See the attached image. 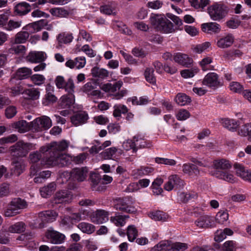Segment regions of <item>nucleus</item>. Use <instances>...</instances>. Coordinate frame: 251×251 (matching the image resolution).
<instances>
[{"instance_id": "54", "label": "nucleus", "mask_w": 251, "mask_h": 251, "mask_svg": "<svg viewBox=\"0 0 251 251\" xmlns=\"http://www.w3.org/2000/svg\"><path fill=\"white\" fill-rule=\"evenodd\" d=\"M198 72V69H186L181 71V75L183 77L187 78L194 76L195 74L197 73Z\"/></svg>"}, {"instance_id": "32", "label": "nucleus", "mask_w": 251, "mask_h": 251, "mask_svg": "<svg viewBox=\"0 0 251 251\" xmlns=\"http://www.w3.org/2000/svg\"><path fill=\"white\" fill-rule=\"evenodd\" d=\"M91 74L94 77L104 79L108 76L109 72L104 69L95 67L92 69Z\"/></svg>"}, {"instance_id": "17", "label": "nucleus", "mask_w": 251, "mask_h": 251, "mask_svg": "<svg viewBox=\"0 0 251 251\" xmlns=\"http://www.w3.org/2000/svg\"><path fill=\"white\" fill-rule=\"evenodd\" d=\"M32 74V71L30 69L26 67H22L18 69L13 76L10 79L12 82L14 79L22 80L29 77Z\"/></svg>"}, {"instance_id": "24", "label": "nucleus", "mask_w": 251, "mask_h": 251, "mask_svg": "<svg viewBox=\"0 0 251 251\" xmlns=\"http://www.w3.org/2000/svg\"><path fill=\"white\" fill-rule=\"evenodd\" d=\"M56 185L54 182H51L40 188V192L42 197L47 198L50 196L56 190Z\"/></svg>"}, {"instance_id": "44", "label": "nucleus", "mask_w": 251, "mask_h": 251, "mask_svg": "<svg viewBox=\"0 0 251 251\" xmlns=\"http://www.w3.org/2000/svg\"><path fill=\"white\" fill-rule=\"evenodd\" d=\"M113 116L115 117H120L121 114H125L128 112L127 107L123 104L116 105L114 107Z\"/></svg>"}, {"instance_id": "4", "label": "nucleus", "mask_w": 251, "mask_h": 251, "mask_svg": "<svg viewBox=\"0 0 251 251\" xmlns=\"http://www.w3.org/2000/svg\"><path fill=\"white\" fill-rule=\"evenodd\" d=\"M31 145L23 141H18L10 148L11 155L16 158L24 157L26 156L31 150Z\"/></svg>"}, {"instance_id": "27", "label": "nucleus", "mask_w": 251, "mask_h": 251, "mask_svg": "<svg viewBox=\"0 0 251 251\" xmlns=\"http://www.w3.org/2000/svg\"><path fill=\"white\" fill-rule=\"evenodd\" d=\"M195 224L200 228H208L211 226V220L207 215H202L195 221Z\"/></svg>"}, {"instance_id": "62", "label": "nucleus", "mask_w": 251, "mask_h": 251, "mask_svg": "<svg viewBox=\"0 0 251 251\" xmlns=\"http://www.w3.org/2000/svg\"><path fill=\"white\" fill-rule=\"evenodd\" d=\"M210 46V43L208 42H206L201 44L197 45L194 48V51L197 53H200L207 49Z\"/></svg>"}, {"instance_id": "45", "label": "nucleus", "mask_w": 251, "mask_h": 251, "mask_svg": "<svg viewBox=\"0 0 251 251\" xmlns=\"http://www.w3.org/2000/svg\"><path fill=\"white\" fill-rule=\"evenodd\" d=\"M153 73V69L150 68H147L144 73L146 80L151 84H155L156 82V78L154 76Z\"/></svg>"}, {"instance_id": "12", "label": "nucleus", "mask_w": 251, "mask_h": 251, "mask_svg": "<svg viewBox=\"0 0 251 251\" xmlns=\"http://www.w3.org/2000/svg\"><path fill=\"white\" fill-rule=\"evenodd\" d=\"M97 88L96 81L92 80L85 84L81 88V91L87 94L89 97L93 96L97 98L101 97V93L100 90H95Z\"/></svg>"}, {"instance_id": "61", "label": "nucleus", "mask_w": 251, "mask_h": 251, "mask_svg": "<svg viewBox=\"0 0 251 251\" xmlns=\"http://www.w3.org/2000/svg\"><path fill=\"white\" fill-rule=\"evenodd\" d=\"M168 243L169 241H163L160 242L158 244L152 248L151 251H162V250L165 251Z\"/></svg>"}, {"instance_id": "46", "label": "nucleus", "mask_w": 251, "mask_h": 251, "mask_svg": "<svg viewBox=\"0 0 251 251\" xmlns=\"http://www.w3.org/2000/svg\"><path fill=\"white\" fill-rule=\"evenodd\" d=\"M73 39V36L72 34H59L57 37V40L59 43H70Z\"/></svg>"}, {"instance_id": "7", "label": "nucleus", "mask_w": 251, "mask_h": 251, "mask_svg": "<svg viewBox=\"0 0 251 251\" xmlns=\"http://www.w3.org/2000/svg\"><path fill=\"white\" fill-rule=\"evenodd\" d=\"M51 120L46 116L37 118L30 123L31 130L37 132L48 129L51 126Z\"/></svg>"}, {"instance_id": "9", "label": "nucleus", "mask_w": 251, "mask_h": 251, "mask_svg": "<svg viewBox=\"0 0 251 251\" xmlns=\"http://www.w3.org/2000/svg\"><path fill=\"white\" fill-rule=\"evenodd\" d=\"M202 84L215 89L223 85L219 79L218 75L215 73H210L207 74L202 82Z\"/></svg>"}, {"instance_id": "47", "label": "nucleus", "mask_w": 251, "mask_h": 251, "mask_svg": "<svg viewBox=\"0 0 251 251\" xmlns=\"http://www.w3.org/2000/svg\"><path fill=\"white\" fill-rule=\"evenodd\" d=\"M138 231L133 226H129L127 229V235L129 241H133L137 236Z\"/></svg>"}, {"instance_id": "51", "label": "nucleus", "mask_w": 251, "mask_h": 251, "mask_svg": "<svg viewBox=\"0 0 251 251\" xmlns=\"http://www.w3.org/2000/svg\"><path fill=\"white\" fill-rule=\"evenodd\" d=\"M228 218V214L226 212L219 211L216 216V221L220 224H223Z\"/></svg>"}, {"instance_id": "28", "label": "nucleus", "mask_w": 251, "mask_h": 251, "mask_svg": "<svg viewBox=\"0 0 251 251\" xmlns=\"http://www.w3.org/2000/svg\"><path fill=\"white\" fill-rule=\"evenodd\" d=\"M148 216L151 219L158 221H165L169 218L168 214L159 210L150 212L148 213Z\"/></svg>"}, {"instance_id": "52", "label": "nucleus", "mask_w": 251, "mask_h": 251, "mask_svg": "<svg viewBox=\"0 0 251 251\" xmlns=\"http://www.w3.org/2000/svg\"><path fill=\"white\" fill-rule=\"evenodd\" d=\"M136 145L135 142L131 140H127L124 142L123 144V148L126 151H129L131 149L133 150V151L135 152L137 151L136 147Z\"/></svg>"}, {"instance_id": "39", "label": "nucleus", "mask_w": 251, "mask_h": 251, "mask_svg": "<svg viewBox=\"0 0 251 251\" xmlns=\"http://www.w3.org/2000/svg\"><path fill=\"white\" fill-rule=\"evenodd\" d=\"M197 194L195 193H185L184 192H179L178 195V199L183 203H186L191 199L196 198Z\"/></svg>"}, {"instance_id": "14", "label": "nucleus", "mask_w": 251, "mask_h": 251, "mask_svg": "<svg viewBox=\"0 0 251 251\" xmlns=\"http://www.w3.org/2000/svg\"><path fill=\"white\" fill-rule=\"evenodd\" d=\"M46 236L48 240L52 244H61L65 239V235L57 231L49 230Z\"/></svg>"}, {"instance_id": "5", "label": "nucleus", "mask_w": 251, "mask_h": 251, "mask_svg": "<svg viewBox=\"0 0 251 251\" xmlns=\"http://www.w3.org/2000/svg\"><path fill=\"white\" fill-rule=\"evenodd\" d=\"M39 217L40 219H36L34 223L35 228H42L44 226V222L51 223L54 221L58 213L54 210H48L45 212H41L39 213Z\"/></svg>"}, {"instance_id": "13", "label": "nucleus", "mask_w": 251, "mask_h": 251, "mask_svg": "<svg viewBox=\"0 0 251 251\" xmlns=\"http://www.w3.org/2000/svg\"><path fill=\"white\" fill-rule=\"evenodd\" d=\"M116 201L117 203L115 204L114 207L117 210L127 213H134L136 212L137 210L134 207L127 204L125 198H118L116 199Z\"/></svg>"}, {"instance_id": "21", "label": "nucleus", "mask_w": 251, "mask_h": 251, "mask_svg": "<svg viewBox=\"0 0 251 251\" xmlns=\"http://www.w3.org/2000/svg\"><path fill=\"white\" fill-rule=\"evenodd\" d=\"M175 184L179 186L183 185V181L176 175H172L169 177L168 181L165 184L164 189L167 191H171Z\"/></svg>"}, {"instance_id": "36", "label": "nucleus", "mask_w": 251, "mask_h": 251, "mask_svg": "<svg viewBox=\"0 0 251 251\" xmlns=\"http://www.w3.org/2000/svg\"><path fill=\"white\" fill-rule=\"evenodd\" d=\"M29 36L27 31H21L15 36L14 43L15 44H22L25 43Z\"/></svg>"}, {"instance_id": "43", "label": "nucleus", "mask_w": 251, "mask_h": 251, "mask_svg": "<svg viewBox=\"0 0 251 251\" xmlns=\"http://www.w3.org/2000/svg\"><path fill=\"white\" fill-rule=\"evenodd\" d=\"M13 164L14 165L12 168L13 174L17 176L20 175L25 170V164L22 161L13 162Z\"/></svg>"}, {"instance_id": "49", "label": "nucleus", "mask_w": 251, "mask_h": 251, "mask_svg": "<svg viewBox=\"0 0 251 251\" xmlns=\"http://www.w3.org/2000/svg\"><path fill=\"white\" fill-rule=\"evenodd\" d=\"M21 21H16L13 20H9L5 27V29L8 31H12L20 27L21 25Z\"/></svg>"}, {"instance_id": "23", "label": "nucleus", "mask_w": 251, "mask_h": 251, "mask_svg": "<svg viewBox=\"0 0 251 251\" xmlns=\"http://www.w3.org/2000/svg\"><path fill=\"white\" fill-rule=\"evenodd\" d=\"M213 166L215 171H226V170L231 167V165L228 160L225 159H221L215 160L213 161Z\"/></svg>"}, {"instance_id": "56", "label": "nucleus", "mask_w": 251, "mask_h": 251, "mask_svg": "<svg viewBox=\"0 0 251 251\" xmlns=\"http://www.w3.org/2000/svg\"><path fill=\"white\" fill-rule=\"evenodd\" d=\"M73 103L74 100L72 99L66 97H62L60 103V106L62 108H67L70 107Z\"/></svg>"}, {"instance_id": "42", "label": "nucleus", "mask_w": 251, "mask_h": 251, "mask_svg": "<svg viewBox=\"0 0 251 251\" xmlns=\"http://www.w3.org/2000/svg\"><path fill=\"white\" fill-rule=\"evenodd\" d=\"M23 93L27 95V99L32 100H37L40 96V92L38 89L31 88L24 91Z\"/></svg>"}, {"instance_id": "41", "label": "nucleus", "mask_w": 251, "mask_h": 251, "mask_svg": "<svg viewBox=\"0 0 251 251\" xmlns=\"http://www.w3.org/2000/svg\"><path fill=\"white\" fill-rule=\"evenodd\" d=\"M243 54V53L239 50H230L226 51L223 57L226 59L229 60L233 58L240 57Z\"/></svg>"}, {"instance_id": "10", "label": "nucleus", "mask_w": 251, "mask_h": 251, "mask_svg": "<svg viewBox=\"0 0 251 251\" xmlns=\"http://www.w3.org/2000/svg\"><path fill=\"white\" fill-rule=\"evenodd\" d=\"M73 199L72 192L67 190H62L56 192L54 196L55 203H69Z\"/></svg>"}, {"instance_id": "53", "label": "nucleus", "mask_w": 251, "mask_h": 251, "mask_svg": "<svg viewBox=\"0 0 251 251\" xmlns=\"http://www.w3.org/2000/svg\"><path fill=\"white\" fill-rule=\"evenodd\" d=\"M230 89L234 92L242 94L244 90L243 87L239 82H232L230 84Z\"/></svg>"}, {"instance_id": "40", "label": "nucleus", "mask_w": 251, "mask_h": 251, "mask_svg": "<svg viewBox=\"0 0 251 251\" xmlns=\"http://www.w3.org/2000/svg\"><path fill=\"white\" fill-rule=\"evenodd\" d=\"M183 171L184 173L188 174L190 176L197 175L199 174L198 167L194 164H184Z\"/></svg>"}, {"instance_id": "33", "label": "nucleus", "mask_w": 251, "mask_h": 251, "mask_svg": "<svg viewBox=\"0 0 251 251\" xmlns=\"http://www.w3.org/2000/svg\"><path fill=\"white\" fill-rule=\"evenodd\" d=\"M45 53L42 51L30 53L27 56V59L31 62H40L45 59Z\"/></svg>"}, {"instance_id": "2", "label": "nucleus", "mask_w": 251, "mask_h": 251, "mask_svg": "<svg viewBox=\"0 0 251 251\" xmlns=\"http://www.w3.org/2000/svg\"><path fill=\"white\" fill-rule=\"evenodd\" d=\"M63 151L56 150L54 154L46 159L45 164L49 166H57L59 167H65L70 164L71 158L69 156L63 153Z\"/></svg>"}, {"instance_id": "50", "label": "nucleus", "mask_w": 251, "mask_h": 251, "mask_svg": "<svg viewBox=\"0 0 251 251\" xmlns=\"http://www.w3.org/2000/svg\"><path fill=\"white\" fill-rule=\"evenodd\" d=\"M89 179L91 182V188L93 189L100 183L101 179L99 174L91 173Z\"/></svg>"}, {"instance_id": "37", "label": "nucleus", "mask_w": 251, "mask_h": 251, "mask_svg": "<svg viewBox=\"0 0 251 251\" xmlns=\"http://www.w3.org/2000/svg\"><path fill=\"white\" fill-rule=\"evenodd\" d=\"M175 100L179 105L183 106L191 102V99L184 93H178L176 96Z\"/></svg>"}, {"instance_id": "30", "label": "nucleus", "mask_w": 251, "mask_h": 251, "mask_svg": "<svg viewBox=\"0 0 251 251\" xmlns=\"http://www.w3.org/2000/svg\"><path fill=\"white\" fill-rule=\"evenodd\" d=\"M123 82L122 81H118L114 84L107 83L104 84L101 89L105 92H115L117 90H119L122 86Z\"/></svg>"}, {"instance_id": "60", "label": "nucleus", "mask_w": 251, "mask_h": 251, "mask_svg": "<svg viewBox=\"0 0 251 251\" xmlns=\"http://www.w3.org/2000/svg\"><path fill=\"white\" fill-rule=\"evenodd\" d=\"M87 154L86 153H80L77 156L72 157L71 161H73L76 164H81L86 159Z\"/></svg>"}, {"instance_id": "64", "label": "nucleus", "mask_w": 251, "mask_h": 251, "mask_svg": "<svg viewBox=\"0 0 251 251\" xmlns=\"http://www.w3.org/2000/svg\"><path fill=\"white\" fill-rule=\"evenodd\" d=\"M42 158V155L40 151H36L29 154V158L32 163L38 162Z\"/></svg>"}, {"instance_id": "19", "label": "nucleus", "mask_w": 251, "mask_h": 251, "mask_svg": "<svg viewBox=\"0 0 251 251\" xmlns=\"http://www.w3.org/2000/svg\"><path fill=\"white\" fill-rule=\"evenodd\" d=\"M88 119V114L84 111L78 112L71 118V122L75 126L85 123Z\"/></svg>"}, {"instance_id": "35", "label": "nucleus", "mask_w": 251, "mask_h": 251, "mask_svg": "<svg viewBox=\"0 0 251 251\" xmlns=\"http://www.w3.org/2000/svg\"><path fill=\"white\" fill-rule=\"evenodd\" d=\"M77 227L83 233L88 234L93 233L95 230V227L94 225L85 222L79 223L77 226Z\"/></svg>"}, {"instance_id": "63", "label": "nucleus", "mask_w": 251, "mask_h": 251, "mask_svg": "<svg viewBox=\"0 0 251 251\" xmlns=\"http://www.w3.org/2000/svg\"><path fill=\"white\" fill-rule=\"evenodd\" d=\"M223 251H235V243L232 241L226 242L223 246Z\"/></svg>"}, {"instance_id": "26", "label": "nucleus", "mask_w": 251, "mask_h": 251, "mask_svg": "<svg viewBox=\"0 0 251 251\" xmlns=\"http://www.w3.org/2000/svg\"><path fill=\"white\" fill-rule=\"evenodd\" d=\"M9 204L16 211H19V210L25 208L27 205L26 202L20 198L12 199Z\"/></svg>"}, {"instance_id": "34", "label": "nucleus", "mask_w": 251, "mask_h": 251, "mask_svg": "<svg viewBox=\"0 0 251 251\" xmlns=\"http://www.w3.org/2000/svg\"><path fill=\"white\" fill-rule=\"evenodd\" d=\"M127 215H116L115 216L111 217L110 221L117 226H123L126 223V220L129 218Z\"/></svg>"}, {"instance_id": "6", "label": "nucleus", "mask_w": 251, "mask_h": 251, "mask_svg": "<svg viewBox=\"0 0 251 251\" xmlns=\"http://www.w3.org/2000/svg\"><path fill=\"white\" fill-rule=\"evenodd\" d=\"M69 144V142L65 140L58 142H52L50 144L41 147L39 151L42 153L49 151L50 154V156L54 154V153L57 150L59 151H65L68 148Z\"/></svg>"}, {"instance_id": "55", "label": "nucleus", "mask_w": 251, "mask_h": 251, "mask_svg": "<svg viewBox=\"0 0 251 251\" xmlns=\"http://www.w3.org/2000/svg\"><path fill=\"white\" fill-rule=\"evenodd\" d=\"M117 151V148L115 147H112L106 150L104 152H103L102 153V155L105 159H111Z\"/></svg>"}, {"instance_id": "31", "label": "nucleus", "mask_w": 251, "mask_h": 251, "mask_svg": "<svg viewBox=\"0 0 251 251\" xmlns=\"http://www.w3.org/2000/svg\"><path fill=\"white\" fill-rule=\"evenodd\" d=\"M26 228L25 224L22 222H18L15 224L10 226L7 230L8 232L11 233H20L25 231Z\"/></svg>"}, {"instance_id": "18", "label": "nucleus", "mask_w": 251, "mask_h": 251, "mask_svg": "<svg viewBox=\"0 0 251 251\" xmlns=\"http://www.w3.org/2000/svg\"><path fill=\"white\" fill-rule=\"evenodd\" d=\"M213 175L218 178L223 179L229 183H233L236 181V177L231 173L226 171H215Z\"/></svg>"}, {"instance_id": "59", "label": "nucleus", "mask_w": 251, "mask_h": 251, "mask_svg": "<svg viewBox=\"0 0 251 251\" xmlns=\"http://www.w3.org/2000/svg\"><path fill=\"white\" fill-rule=\"evenodd\" d=\"M75 85L72 78H69L65 83V89L68 93L72 94L74 92Z\"/></svg>"}, {"instance_id": "22", "label": "nucleus", "mask_w": 251, "mask_h": 251, "mask_svg": "<svg viewBox=\"0 0 251 251\" xmlns=\"http://www.w3.org/2000/svg\"><path fill=\"white\" fill-rule=\"evenodd\" d=\"M201 26L202 30L205 33H218L221 30L220 25L216 23H204Z\"/></svg>"}, {"instance_id": "16", "label": "nucleus", "mask_w": 251, "mask_h": 251, "mask_svg": "<svg viewBox=\"0 0 251 251\" xmlns=\"http://www.w3.org/2000/svg\"><path fill=\"white\" fill-rule=\"evenodd\" d=\"M234 168L236 169V173L238 176L241 177L243 180L251 183V171L247 170L243 166L235 164Z\"/></svg>"}, {"instance_id": "1", "label": "nucleus", "mask_w": 251, "mask_h": 251, "mask_svg": "<svg viewBox=\"0 0 251 251\" xmlns=\"http://www.w3.org/2000/svg\"><path fill=\"white\" fill-rule=\"evenodd\" d=\"M151 25L157 30L165 33H170L175 31L179 28H174L173 24L168 19L161 15H153L150 19Z\"/></svg>"}, {"instance_id": "57", "label": "nucleus", "mask_w": 251, "mask_h": 251, "mask_svg": "<svg viewBox=\"0 0 251 251\" xmlns=\"http://www.w3.org/2000/svg\"><path fill=\"white\" fill-rule=\"evenodd\" d=\"M48 24V21L46 20H41L40 21L32 23V26L37 31L41 30Z\"/></svg>"}, {"instance_id": "15", "label": "nucleus", "mask_w": 251, "mask_h": 251, "mask_svg": "<svg viewBox=\"0 0 251 251\" xmlns=\"http://www.w3.org/2000/svg\"><path fill=\"white\" fill-rule=\"evenodd\" d=\"M31 5L28 3L24 1L17 4L14 8V12L16 15L25 16L31 10Z\"/></svg>"}, {"instance_id": "48", "label": "nucleus", "mask_w": 251, "mask_h": 251, "mask_svg": "<svg viewBox=\"0 0 251 251\" xmlns=\"http://www.w3.org/2000/svg\"><path fill=\"white\" fill-rule=\"evenodd\" d=\"M223 126L229 130H233L236 129L238 125L236 121L233 119H225L223 122Z\"/></svg>"}, {"instance_id": "29", "label": "nucleus", "mask_w": 251, "mask_h": 251, "mask_svg": "<svg viewBox=\"0 0 251 251\" xmlns=\"http://www.w3.org/2000/svg\"><path fill=\"white\" fill-rule=\"evenodd\" d=\"M13 127L21 133H24L31 129L30 123L28 124L24 120L19 121L14 123L13 125Z\"/></svg>"}, {"instance_id": "20", "label": "nucleus", "mask_w": 251, "mask_h": 251, "mask_svg": "<svg viewBox=\"0 0 251 251\" xmlns=\"http://www.w3.org/2000/svg\"><path fill=\"white\" fill-rule=\"evenodd\" d=\"M175 62L186 67H190L193 63V59L188 57L186 54L181 53H176L174 57Z\"/></svg>"}, {"instance_id": "38", "label": "nucleus", "mask_w": 251, "mask_h": 251, "mask_svg": "<svg viewBox=\"0 0 251 251\" xmlns=\"http://www.w3.org/2000/svg\"><path fill=\"white\" fill-rule=\"evenodd\" d=\"M50 12L53 16L59 17H67L70 14V11L63 8H51Z\"/></svg>"}, {"instance_id": "58", "label": "nucleus", "mask_w": 251, "mask_h": 251, "mask_svg": "<svg viewBox=\"0 0 251 251\" xmlns=\"http://www.w3.org/2000/svg\"><path fill=\"white\" fill-rule=\"evenodd\" d=\"M20 213V211H16L10 204H8L4 211V215L5 217H10L14 216Z\"/></svg>"}, {"instance_id": "25", "label": "nucleus", "mask_w": 251, "mask_h": 251, "mask_svg": "<svg viewBox=\"0 0 251 251\" xmlns=\"http://www.w3.org/2000/svg\"><path fill=\"white\" fill-rule=\"evenodd\" d=\"M234 42V38L228 35L220 39L217 43V46L221 49L227 48L230 47Z\"/></svg>"}, {"instance_id": "3", "label": "nucleus", "mask_w": 251, "mask_h": 251, "mask_svg": "<svg viewBox=\"0 0 251 251\" xmlns=\"http://www.w3.org/2000/svg\"><path fill=\"white\" fill-rule=\"evenodd\" d=\"M207 11L212 20L219 21L226 16L229 8L225 4L216 3L208 7Z\"/></svg>"}, {"instance_id": "11", "label": "nucleus", "mask_w": 251, "mask_h": 251, "mask_svg": "<svg viewBox=\"0 0 251 251\" xmlns=\"http://www.w3.org/2000/svg\"><path fill=\"white\" fill-rule=\"evenodd\" d=\"M108 211L102 209H98L91 214L90 218L93 223L101 224L108 220Z\"/></svg>"}, {"instance_id": "8", "label": "nucleus", "mask_w": 251, "mask_h": 251, "mask_svg": "<svg viewBox=\"0 0 251 251\" xmlns=\"http://www.w3.org/2000/svg\"><path fill=\"white\" fill-rule=\"evenodd\" d=\"M69 174L70 178L78 182L84 181L87 178L88 174V169L86 167L75 168L73 169Z\"/></svg>"}]
</instances>
